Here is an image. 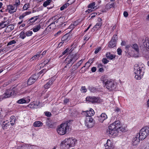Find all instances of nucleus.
Returning a JSON list of instances; mask_svg holds the SVG:
<instances>
[{"instance_id": "1", "label": "nucleus", "mask_w": 149, "mask_h": 149, "mask_svg": "<svg viewBox=\"0 0 149 149\" xmlns=\"http://www.w3.org/2000/svg\"><path fill=\"white\" fill-rule=\"evenodd\" d=\"M78 58V56L76 54L68 55L65 60V62L67 64L64 67L63 70H68Z\"/></svg>"}, {"instance_id": "2", "label": "nucleus", "mask_w": 149, "mask_h": 149, "mask_svg": "<svg viewBox=\"0 0 149 149\" xmlns=\"http://www.w3.org/2000/svg\"><path fill=\"white\" fill-rule=\"evenodd\" d=\"M144 68L141 65H136L134 68V73L136 74L135 78L137 80H139L141 79L144 72Z\"/></svg>"}, {"instance_id": "3", "label": "nucleus", "mask_w": 149, "mask_h": 149, "mask_svg": "<svg viewBox=\"0 0 149 149\" xmlns=\"http://www.w3.org/2000/svg\"><path fill=\"white\" fill-rule=\"evenodd\" d=\"M76 140L73 138L65 139L61 143V146L65 149H68L74 146Z\"/></svg>"}, {"instance_id": "4", "label": "nucleus", "mask_w": 149, "mask_h": 149, "mask_svg": "<svg viewBox=\"0 0 149 149\" xmlns=\"http://www.w3.org/2000/svg\"><path fill=\"white\" fill-rule=\"evenodd\" d=\"M116 121L109 126L108 128L107 129L106 133L108 134L113 135L114 134H117L118 133V130L117 129V124Z\"/></svg>"}, {"instance_id": "5", "label": "nucleus", "mask_w": 149, "mask_h": 149, "mask_svg": "<svg viewBox=\"0 0 149 149\" xmlns=\"http://www.w3.org/2000/svg\"><path fill=\"white\" fill-rule=\"evenodd\" d=\"M69 126L67 123L61 124L56 129L57 133L60 135H63L69 131Z\"/></svg>"}, {"instance_id": "6", "label": "nucleus", "mask_w": 149, "mask_h": 149, "mask_svg": "<svg viewBox=\"0 0 149 149\" xmlns=\"http://www.w3.org/2000/svg\"><path fill=\"white\" fill-rule=\"evenodd\" d=\"M139 137L141 140H143L149 134V127L145 126L140 130L139 134Z\"/></svg>"}, {"instance_id": "7", "label": "nucleus", "mask_w": 149, "mask_h": 149, "mask_svg": "<svg viewBox=\"0 0 149 149\" xmlns=\"http://www.w3.org/2000/svg\"><path fill=\"white\" fill-rule=\"evenodd\" d=\"M107 88L110 91L114 90L116 88V85L114 81L112 80H108L106 81H103Z\"/></svg>"}, {"instance_id": "8", "label": "nucleus", "mask_w": 149, "mask_h": 149, "mask_svg": "<svg viewBox=\"0 0 149 149\" xmlns=\"http://www.w3.org/2000/svg\"><path fill=\"white\" fill-rule=\"evenodd\" d=\"M15 88L14 87L11 89H8L6 90L5 91V93L3 94V97L6 98L14 95V93H15Z\"/></svg>"}, {"instance_id": "9", "label": "nucleus", "mask_w": 149, "mask_h": 149, "mask_svg": "<svg viewBox=\"0 0 149 149\" xmlns=\"http://www.w3.org/2000/svg\"><path fill=\"white\" fill-rule=\"evenodd\" d=\"M117 38L118 37L116 35H114L113 36L111 40L108 44V46L109 47L112 48L116 46Z\"/></svg>"}, {"instance_id": "10", "label": "nucleus", "mask_w": 149, "mask_h": 149, "mask_svg": "<svg viewBox=\"0 0 149 149\" xmlns=\"http://www.w3.org/2000/svg\"><path fill=\"white\" fill-rule=\"evenodd\" d=\"M93 119L91 117L87 118L85 121V125L88 128L92 127L94 125Z\"/></svg>"}, {"instance_id": "11", "label": "nucleus", "mask_w": 149, "mask_h": 149, "mask_svg": "<svg viewBox=\"0 0 149 149\" xmlns=\"http://www.w3.org/2000/svg\"><path fill=\"white\" fill-rule=\"evenodd\" d=\"M86 100L87 101L91 102L92 103L98 102H100L99 98L93 96L87 97L86 98Z\"/></svg>"}, {"instance_id": "12", "label": "nucleus", "mask_w": 149, "mask_h": 149, "mask_svg": "<svg viewBox=\"0 0 149 149\" xmlns=\"http://www.w3.org/2000/svg\"><path fill=\"white\" fill-rule=\"evenodd\" d=\"M70 39V35L69 33H67L62 38V42L60 43L61 45L63 43H66Z\"/></svg>"}, {"instance_id": "13", "label": "nucleus", "mask_w": 149, "mask_h": 149, "mask_svg": "<svg viewBox=\"0 0 149 149\" xmlns=\"http://www.w3.org/2000/svg\"><path fill=\"white\" fill-rule=\"evenodd\" d=\"M17 8L14 5H9L7 6V10H8V12L10 14L16 12Z\"/></svg>"}, {"instance_id": "14", "label": "nucleus", "mask_w": 149, "mask_h": 149, "mask_svg": "<svg viewBox=\"0 0 149 149\" xmlns=\"http://www.w3.org/2000/svg\"><path fill=\"white\" fill-rule=\"evenodd\" d=\"M37 79V77L36 74L32 75L27 81V84L30 85L33 84Z\"/></svg>"}, {"instance_id": "15", "label": "nucleus", "mask_w": 149, "mask_h": 149, "mask_svg": "<svg viewBox=\"0 0 149 149\" xmlns=\"http://www.w3.org/2000/svg\"><path fill=\"white\" fill-rule=\"evenodd\" d=\"M139 135L138 134L135 137L133 138L132 141V144L133 146H136L138 145L139 142Z\"/></svg>"}, {"instance_id": "16", "label": "nucleus", "mask_w": 149, "mask_h": 149, "mask_svg": "<svg viewBox=\"0 0 149 149\" xmlns=\"http://www.w3.org/2000/svg\"><path fill=\"white\" fill-rule=\"evenodd\" d=\"M104 146L107 149H113L114 148L113 143L109 139L107 140V143L104 144Z\"/></svg>"}, {"instance_id": "17", "label": "nucleus", "mask_w": 149, "mask_h": 149, "mask_svg": "<svg viewBox=\"0 0 149 149\" xmlns=\"http://www.w3.org/2000/svg\"><path fill=\"white\" fill-rule=\"evenodd\" d=\"M132 48L134 49L136 52V54L134 55V57H138L141 56V55L139 53V46L137 44H135L133 45L132 46Z\"/></svg>"}, {"instance_id": "18", "label": "nucleus", "mask_w": 149, "mask_h": 149, "mask_svg": "<svg viewBox=\"0 0 149 149\" xmlns=\"http://www.w3.org/2000/svg\"><path fill=\"white\" fill-rule=\"evenodd\" d=\"M54 80L55 79L54 78H51L48 82L44 85V88L47 89L49 88L52 84Z\"/></svg>"}, {"instance_id": "19", "label": "nucleus", "mask_w": 149, "mask_h": 149, "mask_svg": "<svg viewBox=\"0 0 149 149\" xmlns=\"http://www.w3.org/2000/svg\"><path fill=\"white\" fill-rule=\"evenodd\" d=\"M100 122L102 123L103 121L107 118V116L105 113H102L101 115L99 117Z\"/></svg>"}, {"instance_id": "20", "label": "nucleus", "mask_w": 149, "mask_h": 149, "mask_svg": "<svg viewBox=\"0 0 149 149\" xmlns=\"http://www.w3.org/2000/svg\"><path fill=\"white\" fill-rule=\"evenodd\" d=\"M106 56L107 58L110 60H113L115 58V55L112 54L110 52H107L106 54Z\"/></svg>"}, {"instance_id": "21", "label": "nucleus", "mask_w": 149, "mask_h": 149, "mask_svg": "<svg viewBox=\"0 0 149 149\" xmlns=\"http://www.w3.org/2000/svg\"><path fill=\"white\" fill-rule=\"evenodd\" d=\"M39 15H38L31 18L29 20V23H28L30 25L31 24H30L31 23L33 24L39 18Z\"/></svg>"}, {"instance_id": "22", "label": "nucleus", "mask_w": 149, "mask_h": 149, "mask_svg": "<svg viewBox=\"0 0 149 149\" xmlns=\"http://www.w3.org/2000/svg\"><path fill=\"white\" fill-rule=\"evenodd\" d=\"M116 122L117 123H118L117 124V126L118 127H118H117L118 130V132L119 131H124L125 130V128L121 125V124L120 121L119 120H117L116 121Z\"/></svg>"}, {"instance_id": "23", "label": "nucleus", "mask_w": 149, "mask_h": 149, "mask_svg": "<svg viewBox=\"0 0 149 149\" xmlns=\"http://www.w3.org/2000/svg\"><path fill=\"white\" fill-rule=\"evenodd\" d=\"M143 45L149 51V40L148 38H146L145 41L143 42Z\"/></svg>"}, {"instance_id": "24", "label": "nucleus", "mask_w": 149, "mask_h": 149, "mask_svg": "<svg viewBox=\"0 0 149 149\" xmlns=\"http://www.w3.org/2000/svg\"><path fill=\"white\" fill-rule=\"evenodd\" d=\"M86 113L88 116L91 117L94 115L95 112L94 110L92 109L91 108L89 111H86Z\"/></svg>"}, {"instance_id": "25", "label": "nucleus", "mask_w": 149, "mask_h": 149, "mask_svg": "<svg viewBox=\"0 0 149 149\" xmlns=\"http://www.w3.org/2000/svg\"><path fill=\"white\" fill-rule=\"evenodd\" d=\"M43 123L40 121H35L33 124V126L35 127H40L42 125Z\"/></svg>"}, {"instance_id": "26", "label": "nucleus", "mask_w": 149, "mask_h": 149, "mask_svg": "<svg viewBox=\"0 0 149 149\" xmlns=\"http://www.w3.org/2000/svg\"><path fill=\"white\" fill-rule=\"evenodd\" d=\"M102 25V23L101 22H99L97 23L94 26L93 29L94 30H97L100 28Z\"/></svg>"}, {"instance_id": "27", "label": "nucleus", "mask_w": 149, "mask_h": 149, "mask_svg": "<svg viewBox=\"0 0 149 149\" xmlns=\"http://www.w3.org/2000/svg\"><path fill=\"white\" fill-rule=\"evenodd\" d=\"M41 53V52H38L31 59V61L35 59H37L40 56V54Z\"/></svg>"}, {"instance_id": "28", "label": "nucleus", "mask_w": 149, "mask_h": 149, "mask_svg": "<svg viewBox=\"0 0 149 149\" xmlns=\"http://www.w3.org/2000/svg\"><path fill=\"white\" fill-rule=\"evenodd\" d=\"M41 28V26L39 24L34 26L33 28V31L34 32H36L38 31Z\"/></svg>"}, {"instance_id": "29", "label": "nucleus", "mask_w": 149, "mask_h": 149, "mask_svg": "<svg viewBox=\"0 0 149 149\" xmlns=\"http://www.w3.org/2000/svg\"><path fill=\"white\" fill-rule=\"evenodd\" d=\"M52 1V0H47L46 1L44 2L43 6L45 7H46L47 6L50 4Z\"/></svg>"}, {"instance_id": "30", "label": "nucleus", "mask_w": 149, "mask_h": 149, "mask_svg": "<svg viewBox=\"0 0 149 149\" xmlns=\"http://www.w3.org/2000/svg\"><path fill=\"white\" fill-rule=\"evenodd\" d=\"M26 37V33H25V32L22 31L19 34V37L22 39H24Z\"/></svg>"}, {"instance_id": "31", "label": "nucleus", "mask_w": 149, "mask_h": 149, "mask_svg": "<svg viewBox=\"0 0 149 149\" xmlns=\"http://www.w3.org/2000/svg\"><path fill=\"white\" fill-rule=\"evenodd\" d=\"M27 102L26 101V100L25 99H24L23 98L20 99L17 101V102L19 104H23Z\"/></svg>"}, {"instance_id": "32", "label": "nucleus", "mask_w": 149, "mask_h": 149, "mask_svg": "<svg viewBox=\"0 0 149 149\" xmlns=\"http://www.w3.org/2000/svg\"><path fill=\"white\" fill-rule=\"evenodd\" d=\"M5 21H2L0 23V28L2 29L5 27L7 25L5 24Z\"/></svg>"}, {"instance_id": "33", "label": "nucleus", "mask_w": 149, "mask_h": 149, "mask_svg": "<svg viewBox=\"0 0 149 149\" xmlns=\"http://www.w3.org/2000/svg\"><path fill=\"white\" fill-rule=\"evenodd\" d=\"M30 4L29 3H27L25 4L23 7V9L24 10H26L29 8Z\"/></svg>"}, {"instance_id": "34", "label": "nucleus", "mask_w": 149, "mask_h": 149, "mask_svg": "<svg viewBox=\"0 0 149 149\" xmlns=\"http://www.w3.org/2000/svg\"><path fill=\"white\" fill-rule=\"evenodd\" d=\"M15 3L13 5L17 8V7H18L20 4V1L19 0H15Z\"/></svg>"}, {"instance_id": "35", "label": "nucleus", "mask_w": 149, "mask_h": 149, "mask_svg": "<svg viewBox=\"0 0 149 149\" xmlns=\"http://www.w3.org/2000/svg\"><path fill=\"white\" fill-rule=\"evenodd\" d=\"M89 62H90V60H89V61L86 63L85 65L83 67L81 68V69H83L84 68L86 67L87 68H88L89 67L91 66V63H89Z\"/></svg>"}, {"instance_id": "36", "label": "nucleus", "mask_w": 149, "mask_h": 149, "mask_svg": "<svg viewBox=\"0 0 149 149\" xmlns=\"http://www.w3.org/2000/svg\"><path fill=\"white\" fill-rule=\"evenodd\" d=\"M17 149H29V146H25L18 147Z\"/></svg>"}, {"instance_id": "37", "label": "nucleus", "mask_w": 149, "mask_h": 149, "mask_svg": "<svg viewBox=\"0 0 149 149\" xmlns=\"http://www.w3.org/2000/svg\"><path fill=\"white\" fill-rule=\"evenodd\" d=\"M69 5L68 3H65L61 6L60 8V10H63L64 9L66 8Z\"/></svg>"}, {"instance_id": "38", "label": "nucleus", "mask_w": 149, "mask_h": 149, "mask_svg": "<svg viewBox=\"0 0 149 149\" xmlns=\"http://www.w3.org/2000/svg\"><path fill=\"white\" fill-rule=\"evenodd\" d=\"M33 32L32 31H28L26 33V36H29L32 35Z\"/></svg>"}, {"instance_id": "39", "label": "nucleus", "mask_w": 149, "mask_h": 149, "mask_svg": "<svg viewBox=\"0 0 149 149\" xmlns=\"http://www.w3.org/2000/svg\"><path fill=\"white\" fill-rule=\"evenodd\" d=\"M16 42L15 40H13L11 41H10L8 43L7 45L8 46L9 45H12L13 44H14Z\"/></svg>"}, {"instance_id": "40", "label": "nucleus", "mask_w": 149, "mask_h": 149, "mask_svg": "<svg viewBox=\"0 0 149 149\" xmlns=\"http://www.w3.org/2000/svg\"><path fill=\"white\" fill-rule=\"evenodd\" d=\"M102 62L104 64H106L109 62V61L106 58H104L102 59Z\"/></svg>"}, {"instance_id": "41", "label": "nucleus", "mask_w": 149, "mask_h": 149, "mask_svg": "<svg viewBox=\"0 0 149 149\" xmlns=\"http://www.w3.org/2000/svg\"><path fill=\"white\" fill-rule=\"evenodd\" d=\"M106 6L107 8H111L112 7H114V3H113L110 4H108L106 5Z\"/></svg>"}, {"instance_id": "42", "label": "nucleus", "mask_w": 149, "mask_h": 149, "mask_svg": "<svg viewBox=\"0 0 149 149\" xmlns=\"http://www.w3.org/2000/svg\"><path fill=\"white\" fill-rule=\"evenodd\" d=\"M83 61V60L81 59V60L79 61L77 63H76V64L78 67H79L81 65Z\"/></svg>"}, {"instance_id": "43", "label": "nucleus", "mask_w": 149, "mask_h": 149, "mask_svg": "<svg viewBox=\"0 0 149 149\" xmlns=\"http://www.w3.org/2000/svg\"><path fill=\"white\" fill-rule=\"evenodd\" d=\"M95 2L92 3L88 5V8H92L95 6Z\"/></svg>"}, {"instance_id": "44", "label": "nucleus", "mask_w": 149, "mask_h": 149, "mask_svg": "<svg viewBox=\"0 0 149 149\" xmlns=\"http://www.w3.org/2000/svg\"><path fill=\"white\" fill-rule=\"evenodd\" d=\"M101 50V48L100 47H98L96 49L95 51V54H97Z\"/></svg>"}, {"instance_id": "45", "label": "nucleus", "mask_w": 149, "mask_h": 149, "mask_svg": "<svg viewBox=\"0 0 149 149\" xmlns=\"http://www.w3.org/2000/svg\"><path fill=\"white\" fill-rule=\"evenodd\" d=\"M118 54L120 55L122 54V50L121 49L118 48L117 50Z\"/></svg>"}, {"instance_id": "46", "label": "nucleus", "mask_w": 149, "mask_h": 149, "mask_svg": "<svg viewBox=\"0 0 149 149\" xmlns=\"http://www.w3.org/2000/svg\"><path fill=\"white\" fill-rule=\"evenodd\" d=\"M81 91L82 92L85 93L87 91V90L85 87H82L81 88Z\"/></svg>"}, {"instance_id": "47", "label": "nucleus", "mask_w": 149, "mask_h": 149, "mask_svg": "<svg viewBox=\"0 0 149 149\" xmlns=\"http://www.w3.org/2000/svg\"><path fill=\"white\" fill-rule=\"evenodd\" d=\"M47 71V70L46 69H44L42 70H41L39 72L40 74H41L42 73H45Z\"/></svg>"}, {"instance_id": "48", "label": "nucleus", "mask_w": 149, "mask_h": 149, "mask_svg": "<svg viewBox=\"0 0 149 149\" xmlns=\"http://www.w3.org/2000/svg\"><path fill=\"white\" fill-rule=\"evenodd\" d=\"M45 115L49 117L51 116V113L49 112H46L45 113Z\"/></svg>"}, {"instance_id": "49", "label": "nucleus", "mask_w": 149, "mask_h": 149, "mask_svg": "<svg viewBox=\"0 0 149 149\" xmlns=\"http://www.w3.org/2000/svg\"><path fill=\"white\" fill-rule=\"evenodd\" d=\"M75 26V25L73 24H71L69 26V28L70 29H73Z\"/></svg>"}, {"instance_id": "50", "label": "nucleus", "mask_w": 149, "mask_h": 149, "mask_svg": "<svg viewBox=\"0 0 149 149\" xmlns=\"http://www.w3.org/2000/svg\"><path fill=\"white\" fill-rule=\"evenodd\" d=\"M72 68L74 70H76L79 67L77 66V65L76 64L75 65H74L72 66Z\"/></svg>"}, {"instance_id": "51", "label": "nucleus", "mask_w": 149, "mask_h": 149, "mask_svg": "<svg viewBox=\"0 0 149 149\" xmlns=\"http://www.w3.org/2000/svg\"><path fill=\"white\" fill-rule=\"evenodd\" d=\"M130 46L129 45H127L126 46L125 49H126V51L127 52H128L129 49H130Z\"/></svg>"}, {"instance_id": "52", "label": "nucleus", "mask_w": 149, "mask_h": 149, "mask_svg": "<svg viewBox=\"0 0 149 149\" xmlns=\"http://www.w3.org/2000/svg\"><path fill=\"white\" fill-rule=\"evenodd\" d=\"M7 27L8 29H10L11 31L13 29V26L12 25H9Z\"/></svg>"}, {"instance_id": "53", "label": "nucleus", "mask_w": 149, "mask_h": 149, "mask_svg": "<svg viewBox=\"0 0 149 149\" xmlns=\"http://www.w3.org/2000/svg\"><path fill=\"white\" fill-rule=\"evenodd\" d=\"M69 50V49L68 48H67L62 53V55H64L66 53H67Z\"/></svg>"}, {"instance_id": "54", "label": "nucleus", "mask_w": 149, "mask_h": 149, "mask_svg": "<svg viewBox=\"0 0 149 149\" xmlns=\"http://www.w3.org/2000/svg\"><path fill=\"white\" fill-rule=\"evenodd\" d=\"M96 70V68L95 67H93L91 68V70L92 72H95Z\"/></svg>"}, {"instance_id": "55", "label": "nucleus", "mask_w": 149, "mask_h": 149, "mask_svg": "<svg viewBox=\"0 0 149 149\" xmlns=\"http://www.w3.org/2000/svg\"><path fill=\"white\" fill-rule=\"evenodd\" d=\"M123 15L125 17H127L128 16V13L126 11H125L123 13Z\"/></svg>"}, {"instance_id": "56", "label": "nucleus", "mask_w": 149, "mask_h": 149, "mask_svg": "<svg viewBox=\"0 0 149 149\" xmlns=\"http://www.w3.org/2000/svg\"><path fill=\"white\" fill-rule=\"evenodd\" d=\"M50 61V59H47L44 61L43 63L44 64H47Z\"/></svg>"}, {"instance_id": "57", "label": "nucleus", "mask_w": 149, "mask_h": 149, "mask_svg": "<svg viewBox=\"0 0 149 149\" xmlns=\"http://www.w3.org/2000/svg\"><path fill=\"white\" fill-rule=\"evenodd\" d=\"M69 100L68 98H65L64 100L65 104H67L69 102Z\"/></svg>"}, {"instance_id": "58", "label": "nucleus", "mask_w": 149, "mask_h": 149, "mask_svg": "<svg viewBox=\"0 0 149 149\" xmlns=\"http://www.w3.org/2000/svg\"><path fill=\"white\" fill-rule=\"evenodd\" d=\"M25 16V15L24 14V13L22 14V15H20L19 17V18L20 19H22Z\"/></svg>"}, {"instance_id": "59", "label": "nucleus", "mask_w": 149, "mask_h": 149, "mask_svg": "<svg viewBox=\"0 0 149 149\" xmlns=\"http://www.w3.org/2000/svg\"><path fill=\"white\" fill-rule=\"evenodd\" d=\"M59 19H60V18L58 19H57L53 23L51 24L50 25H51L52 24H56V23H57V22H58Z\"/></svg>"}, {"instance_id": "60", "label": "nucleus", "mask_w": 149, "mask_h": 149, "mask_svg": "<svg viewBox=\"0 0 149 149\" xmlns=\"http://www.w3.org/2000/svg\"><path fill=\"white\" fill-rule=\"evenodd\" d=\"M31 11H28L26 12L24 14L25 16L27 15H28L31 14Z\"/></svg>"}, {"instance_id": "61", "label": "nucleus", "mask_w": 149, "mask_h": 149, "mask_svg": "<svg viewBox=\"0 0 149 149\" xmlns=\"http://www.w3.org/2000/svg\"><path fill=\"white\" fill-rule=\"evenodd\" d=\"M46 53V51L45 50V51H44L41 54H40V56H41V55L42 56L41 57V58L42 57V56H43Z\"/></svg>"}, {"instance_id": "62", "label": "nucleus", "mask_w": 149, "mask_h": 149, "mask_svg": "<svg viewBox=\"0 0 149 149\" xmlns=\"http://www.w3.org/2000/svg\"><path fill=\"white\" fill-rule=\"evenodd\" d=\"M61 32V31H59L55 34V35L56 36L60 34Z\"/></svg>"}, {"instance_id": "63", "label": "nucleus", "mask_w": 149, "mask_h": 149, "mask_svg": "<svg viewBox=\"0 0 149 149\" xmlns=\"http://www.w3.org/2000/svg\"><path fill=\"white\" fill-rule=\"evenodd\" d=\"M104 70L103 68H101L99 69V71L100 72H102L104 71Z\"/></svg>"}, {"instance_id": "64", "label": "nucleus", "mask_w": 149, "mask_h": 149, "mask_svg": "<svg viewBox=\"0 0 149 149\" xmlns=\"http://www.w3.org/2000/svg\"><path fill=\"white\" fill-rule=\"evenodd\" d=\"M4 98H5L4 97H3V95H2L0 96V101H1Z\"/></svg>"}]
</instances>
